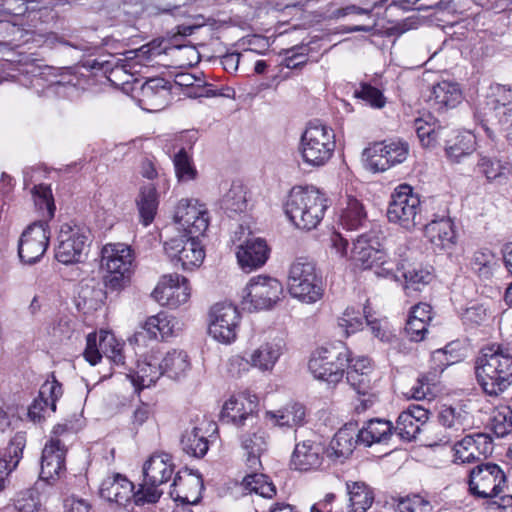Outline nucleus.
I'll use <instances>...</instances> for the list:
<instances>
[{
    "label": "nucleus",
    "mask_w": 512,
    "mask_h": 512,
    "mask_svg": "<svg viewBox=\"0 0 512 512\" xmlns=\"http://www.w3.org/2000/svg\"><path fill=\"white\" fill-rule=\"evenodd\" d=\"M346 204L341 213V223L348 230H356L366 221V212L362 203L350 194L346 195Z\"/></svg>",
    "instance_id": "nucleus-48"
},
{
    "label": "nucleus",
    "mask_w": 512,
    "mask_h": 512,
    "mask_svg": "<svg viewBox=\"0 0 512 512\" xmlns=\"http://www.w3.org/2000/svg\"><path fill=\"white\" fill-rule=\"evenodd\" d=\"M324 447L321 443L304 440L295 445L291 456V466L298 471L317 470L323 461Z\"/></svg>",
    "instance_id": "nucleus-27"
},
{
    "label": "nucleus",
    "mask_w": 512,
    "mask_h": 512,
    "mask_svg": "<svg viewBox=\"0 0 512 512\" xmlns=\"http://www.w3.org/2000/svg\"><path fill=\"white\" fill-rule=\"evenodd\" d=\"M188 280L178 274L165 275L152 292V297L162 306L175 309L190 298Z\"/></svg>",
    "instance_id": "nucleus-18"
},
{
    "label": "nucleus",
    "mask_w": 512,
    "mask_h": 512,
    "mask_svg": "<svg viewBox=\"0 0 512 512\" xmlns=\"http://www.w3.org/2000/svg\"><path fill=\"white\" fill-rule=\"evenodd\" d=\"M174 473V464L166 453L153 454L144 464L143 483L136 491L135 504H155L163 494L159 486L168 482Z\"/></svg>",
    "instance_id": "nucleus-2"
},
{
    "label": "nucleus",
    "mask_w": 512,
    "mask_h": 512,
    "mask_svg": "<svg viewBox=\"0 0 512 512\" xmlns=\"http://www.w3.org/2000/svg\"><path fill=\"white\" fill-rule=\"evenodd\" d=\"M90 232L85 227L65 223L61 225L55 257L63 264L82 261L88 247Z\"/></svg>",
    "instance_id": "nucleus-12"
},
{
    "label": "nucleus",
    "mask_w": 512,
    "mask_h": 512,
    "mask_svg": "<svg viewBox=\"0 0 512 512\" xmlns=\"http://www.w3.org/2000/svg\"><path fill=\"white\" fill-rule=\"evenodd\" d=\"M18 512H36L41 507L40 494L35 489H27L17 494L14 500Z\"/></svg>",
    "instance_id": "nucleus-61"
},
{
    "label": "nucleus",
    "mask_w": 512,
    "mask_h": 512,
    "mask_svg": "<svg viewBox=\"0 0 512 512\" xmlns=\"http://www.w3.org/2000/svg\"><path fill=\"white\" fill-rule=\"evenodd\" d=\"M477 172L485 176L488 182L500 184L507 179L510 169L507 162H502L488 156H481L477 162Z\"/></svg>",
    "instance_id": "nucleus-45"
},
{
    "label": "nucleus",
    "mask_w": 512,
    "mask_h": 512,
    "mask_svg": "<svg viewBox=\"0 0 512 512\" xmlns=\"http://www.w3.org/2000/svg\"><path fill=\"white\" fill-rule=\"evenodd\" d=\"M323 202L324 199L322 197L312 196L311 202L306 206L307 209L302 211L296 227L303 230L315 228L321 221L326 209V205Z\"/></svg>",
    "instance_id": "nucleus-51"
},
{
    "label": "nucleus",
    "mask_w": 512,
    "mask_h": 512,
    "mask_svg": "<svg viewBox=\"0 0 512 512\" xmlns=\"http://www.w3.org/2000/svg\"><path fill=\"white\" fill-rule=\"evenodd\" d=\"M209 334L222 343H231L237 335L240 315L231 303H217L210 312Z\"/></svg>",
    "instance_id": "nucleus-16"
},
{
    "label": "nucleus",
    "mask_w": 512,
    "mask_h": 512,
    "mask_svg": "<svg viewBox=\"0 0 512 512\" xmlns=\"http://www.w3.org/2000/svg\"><path fill=\"white\" fill-rule=\"evenodd\" d=\"M288 291L292 297L305 303H315L321 299L322 281L312 260L300 257L290 265Z\"/></svg>",
    "instance_id": "nucleus-4"
},
{
    "label": "nucleus",
    "mask_w": 512,
    "mask_h": 512,
    "mask_svg": "<svg viewBox=\"0 0 512 512\" xmlns=\"http://www.w3.org/2000/svg\"><path fill=\"white\" fill-rule=\"evenodd\" d=\"M25 446V432H17L9 441L3 455L0 456V492L5 489L8 476L17 468L22 459Z\"/></svg>",
    "instance_id": "nucleus-31"
},
{
    "label": "nucleus",
    "mask_w": 512,
    "mask_h": 512,
    "mask_svg": "<svg viewBox=\"0 0 512 512\" xmlns=\"http://www.w3.org/2000/svg\"><path fill=\"white\" fill-rule=\"evenodd\" d=\"M133 254L123 243L106 244L101 251V265L105 269L132 272Z\"/></svg>",
    "instance_id": "nucleus-35"
},
{
    "label": "nucleus",
    "mask_w": 512,
    "mask_h": 512,
    "mask_svg": "<svg viewBox=\"0 0 512 512\" xmlns=\"http://www.w3.org/2000/svg\"><path fill=\"white\" fill-rule=\"evenodd\" d=\"M470 267L473 273L480 279L489 280L498 267V260L489 249H480L474 252L470 261Z\"/></svg>",
    "instance_id": "nucleus-46"
},
{
    "label": "nucleus",
    "mask_w": 512,
    "mask_h": 512,
    "mask_svg": "<svg viewBox=\"0 0 512 512\" xmlns=\"http://www.w3.org/2000/svg\"><path fill=\"white\" fill-rule=\"evenodd\" d=\"M474 369L483 391L498 396L512 384V348L501 344L483 347Z\"/></svg>",
    "instance_id": "nucleus-1"
},
{
    "label": "nucleus",
    "mask_w": 512,
    "mask_h": 512,
    "mask_svg": "<svg viewBox=\"0 0 512 512\" xmlns=\"http://www.w3.org/2000/svg\"><path fill=\"white\" fill-rule=\"evenodd\" d=\"M267 417L274 420L275 424L280 427H293L303 422L305 408L301 404L294 403L276 412H267Z\"/></svg>",
    "instance_id": "nucleus-50"
},
{
    "label": "nucleus",
    "mask_w": 512,
    "mask_h": 512,
    "mask_svg": "<svg viewBox=\"0 0 512 512\" xmlns=\"http://www.w3.org/2000/svg\"><path fill=\"white\" fill-rule=\"evenodd\" d=\"M347 491L352 512H366L373 504V491L364 482L347 483Z\"/></svg>",
    "instance_id": "nucleus-47"
},
{
    "label": "nucleus",
    "mask_w": 512,
    "mask_h": 512,
    "mask_svg": "<svg viewBox=\"0 0 512 512\" xmlns=\"http://www.w3.org/2000/svg\"><path fill=\"white\" fill-rule=\"evenodd\" d=\"M409 155V144L402 140L373 143L363 152L366 168L374 173L384 172L403 163Z\"/></svg>",
    "instance_id": "nucleus-9"
},
{
    "label": "nucleus",
    "mask_w": 512,
    "mask_h": 512,
    "mask_svg": "<svg viewBox=\"0 0 512 512\" xmlns=\"http://www.w3.org/2000/svg\"><path fill=\"white\" fill-rule=\"evenodd\" d=\"M424 234L435 250H449L456 243V232L449 218L432 220L425 225Z\"/></svg>",
    "instance_id": "nucleus-34"
},
{
    "label": "nucleus",
    "mask_w": 512,
    "mask_h": 512,
    "mask_svg": "<svg viewBox=\"0 0 512 512\" xmlns=\"http://www.w3.org/2000/svg\"><path fill=\"white\" fill-rule=\"evenodd\" d=\"M242 304L245 309L263 310L273 307L283 292L282 284L269 276H255L246 286Z\"/></svg>",
    "instance_id": "nucleus-10"
},
{
    "label": "nucleus",
    "mask_w": 512,
    "mask_h": 512,
    "mask_svg": "<svg viewBox=\"0 0 512 512\" xmlns=\"http://www.w3.org/2000/svg\"><path fill=\"white\" fill-rule=\"evenodd\" d=\"M394 273L399 276L398 279L393 275L389 277L396 281L403 279L404 288L412 290H421L423 286L429 284L434 278L430 267L410 262L407 259H403L397 265L394 264Z\"/></svg>",
    "instance_id": "nucleus-29"
},
{
    "label": "nucleus",
    "mask_w": 512,
    "mask_h": 512,
    "mask_svg": "<svg viewBox=\"0 0 512 512\" xmlns=\"http://www.w3.org/2000/svg\"><path fill=\"white\" fill-rule=\"evenodd\" d=\"M60 173L57 170H48L43 167H33L24 171V189L29 192H52L53 183L57 182ZM56 191L61 187L56 185Z\"/></svg>",
    "instance_id": "nucleus-37"
},
{
    "label": "nucleus",
    "mask_w": 512,
    "mask_h": 512,
    "mask_svg": "<svg viewBox=\"0 0 512 512\" xmlns=\"http://www.w3.org/2000/svg\"><path fill=\"white\" fill-rule=\"evenodd\" d=\"M47 227V223L37 221L23 231L18 244V254L22 262L33 264L44 255L49 242Z\"/></svg>",
    "instance_id": "nucleus-17"
},
{
    "label": "nucleus",
    "mask_w": 512,
    "mask_h": 512,
    "mask_svg": "<svg viewBox=\"0 0 512 512\" xmlns=\"http://www.w3.org/2000/svg\"><path fill=\"white\" fill-rule=\"evenodd\" d=\"M139 102L147 111L163 109L170 95V84L164 78H151L140 85Z\"/></svg>",
    "instance_id": "nucleus-28"
},
{
    "label": "nucleus",
    "mask_w": 512,
    "mask_h": 512,
    "mask_svg": "<svg viewBox=\"0 0 512 512\" xmlns=\"http://www.w3.org/2000/svg\"><path fill=\"white\" fill-rule=\"evenodd\" d=\"M122 61L123 60L116 58L114 55H106L95 59H88L83 63V66L91 70L102 71L107 77V75H111V72L116 67L123 65Z\"/></svg>",
    "instance_id": "nucleus-64"
},
{
    "label": "nucleus",
    "mask_w": 512,
    "mask_h": 512,
    "mask_svg": "<svg viewBox=\"0 0 512 512\" xmlns=\"http://www.w3.org/2000/svg\"><path fill=\"white\" fill-rule=\"evenodd\" d=\"M284 349V341L280 338H274L261 343L257 348L252 350L247 355V361L250 363V367L262 373H270L282 356Z\"/></svg>",
    "instance_id": "nucleus-23"
},
{
    "label": "nucleus",
    "mask_w": 512,
    "mask_h": 512,
    "mask_svg": "<svg viewBox=\"0 0 512 512\" xmlns=\"http://www.w3.org/2000/svg\"><path fill=\"white\" fill-rule=\"evenodd\" d=\"M181 445L185 453L197 458L203 457L209 448L208 440L199 427L185 431L181 438Z\"/></svg>",
    "instance_id": "nucleus-49"
},
{
    "label": "nucleus",
    "mask_w": 512,
    "mask_h": 512,
    "mask_svg": "<svg viewBox=\"0 0 512 512\" xmlns=\"http://www.w3.org/2000/svg\"><path fill=\"white\" fill-rule=\"evenodd\" d=\"M258 398L249 392L231 396L223 405L221 420L232 423L239 430L253 428L259 423L257 415Z\"/></svg>",
    "instance_id": "nucleus-11"
},
{
    "label": "nucleus",
    "mask_w": 512,
    "mask_h": 512,
    "mask_svg": "<svg viewBox=\"0 0 512 512\" xmlns=\"http://www.w3.org/2000/svg\"><path fill=\"white\" fill-rule=\"evenodd\" d=\"M335 147L333 129L319 121L310 122L301 136L302 158L312 166L325 165L331 159Z\"/></svg>",
    "instance_id": "nucleus-3"
},
{
    "label": "nucleus",
    "mask_w": 512,
    "mask_h": 512,
    "mask_svg": "<svg viewBox=\"0 0 512 512\" xmlns=\"http://www.w3.org/2000/svg\"><path fill=\"white\" fill-rule=\"evenodd\" d=\"M487 95L485 115L497 119L499 123H506L512 116V90L501 84H493Z\"/></svg>",
    "instance_id": "nucleus-30"
},
{
    "label": "nucleus",
    "mask_w": 512,
    "mask_h": 512,
    "mask_svg": "<svg viewBox=\"0 0 512 512\" xmlns=\"http://www.w3.org/2000/svg\"><path fill=\"white\" fill-rule=\"evenodd\" d=\"M347 369V382L359 395L366 396L371 388L372 367L366 357L351 359L345 367Z\"/></svg>",
    "instance_id": "nucleus-36"
},
{
    "label": "nucleus",
    "mask_w": 512,
    "mask_h": 512,
    "mask_svg": "<svg viewBox=\"0 0 512 512\" xmlns=\"http://www.w3.org/2000/svg\"><path fill=\"white\" fill-rule=\"evenodd\" d=\"M455 461L472 463L487 457L493 451L492 439L484 433L467 435L454 445Z\"/></svg>",
    "instance_id": "nucleus-21"
},
{
    "label": "nucleus",
    "mask_w": 512,
    "mask_h": 512,
    "mask_svg": "<svg viewBox=\"0 0 512 512\" xmlns=\"http://www.w3.org/2000/svg\"><path fill=\"white\" fill-rule=\"evenodd\" d=\"M438 421L445 429V433H441L438 438L443 443H450L458 438L470 425L467 413L453 407H444L439 412Z\"/></svg>",
    "instance_id": "nucleus-33"
},
{
    "label": "nucleus",
    "mask_w": 512,
    "mask_h": 512,
    "mask_svg": "<svg viewBox=\"0 0 512 512\" xmlns=\"http://www.w3.org/2000/svg\"><path fill=\"white\" fill-rule=\"evenodd\" d=\"M162 353L151 350L137 363L136 370L128 376L133 385L138 389L148 388L154 385L163 376L161 365Z\"/></svg>",
    "instance_id": "nucleus-24"
},
{
    "label": "nucleus",
    "mask_w": 512,
    "mask_h": 512,
    "mask_svg": "<svg viewBox=\"0 0 512 512\" xmlns=\"http://www.w3.org/2000/svg\"><path fill=\"white\" fill-rule=\"evenodd\" d=\"M387 0H377L371 2L369 0H365L363 2V6H357L354 4L347 5L345 7L338 8L332 12V16L334 18H343L348 15H371V13L376 9L383 7L386 4Z\"/></svg>",
    "instance_id": "nucleus-60"
},
{
    "label": "nucleus",
    "mask_w": 512,
    "mask_h": 512,
    "mask_svg": "<svg viewBox=\"0 0 512 512\" xmlns=\"http://www.w3.org/2000/svg\"><path fill=\"white\" fill-rule=\"evenodd\" d=\"M469 491L477 498H495L504 492L507 479L502 468L492 462L481 463L469 473Z\"/></svg>",
    "instance_id": "nucleus-8"
},
{
    "label": "nucleus",
    "mask_w": 512,
    "mask_h": 512,
    "mask_svg": "<svg viewBox=\"0 0 512 512\" xmlns=\"http://www.w3.org/2000/svg\"><path fill=\"white\" fill-rule=\"evenodd\" d=\"M377 245L378 242L368 234L358 236L350 250V260L363 269L375 268L378 277L393 275L398 279L399 276L394 273V263L386 259L385 252L377 248Z\"/></svg>",
    "instance_id": "nucleus-7"
},
{
    "label": "nucleus",
    "mask_w": 512,
    "mask_h": 512,
    "mask_svg": "<svg viewBox=\"0 0 512 512\" xmlns=\"http://www.w3.org/2000/svg\"><path fill=\"white\" fill-rule=\"evenodd\" d=\"M173 489L169 492L175 501H180L174 512H201L197 503L201 499L203 480L199 475H188L183 479L176 474L172 483Z\"/></svg>",
    "instance_id": "nucleus-19"
},
{
    "label": "nucleus",
    "mask_w": 512,
    "mask_h": 512,
    "mask_svg": "<svg viewBox=\"0 0 512 512\" xmlns=\"http://www.w3.org/2000/svg\"><path fill=\"white\" fill-rule=\"evenodd\" d=\"M311 194H288L287 200L284 203V211L289 220L297 226V221L306 206L312 200Z\"/></svg>",
    "instance_id": "nucleus-55"
},
{
    "label": "nucleus",
    "mask_w": 512,
    "mask_h": 512,
    "mask_svg": "<svg viewBox=\"0 0 512 512\" xmlns=\"http://www.w3.org/2000/svg\"><path fill=\"white\" fill-rule=\"evenodd\" d=\"M363 319V316L359 312L348 308L338 319V327L342 329L343 335L347 337L362 328Z\"/></svg>",
    "instance_id": "nucleus-63"
},
{
    "label": "nucleus",
    "mask_w": 512,
    "mask_h": 512,
    "mask_svg": "<svg viewBox=\"0 0 512 512\" xmlns=\"http://www.w3.org/2000/svg\"><path fill=\"white\" fill-rule=\"evenodd\" d=\"M353 94L355 98L365 101L373 108L381 109L386 105V98L383 92L370 83L361 82Z\"/></svg>",
    "instance_id": "nucleus-56"
},
{
    "label": "nucleus",
    "mask_w": 512,
    "mask_h": 512,
    "mask_svg": "<svg viewBox=\"0 0 512 512\" xmlns=\"http://www.w3.org/2000/svg\"><path fill=\"white\" fill-rule=\"evenodd\" d=\"M160 361L163 374L174 380L186 376L191 366L189 357L183 350L168 351L165 355L162 354Z\"/></svg>",
    "instance_id": "nucleus-43"
},
{
    "label": "nucleus",
    "mask_w": 512,
    "mask_h": 512,
    "mask_svg": "<svg viewBox=\"0 0 512 512\" xmlns=\"http://www.w3.org/2000/svg\"><path fill=\"white\" fill-rule=\"evenodd\" d=\"M420 203L419 194H392L387 217L390 222L411 230L416 225Z\"/></svg>",
    "instance_id": "nucleus-20"
},
{
    "label": "nucleus",
    "mask_w": 512,
    "mask_h": 512,
    "mask_svg": "<svg viewBox=\"0 0 512 512\" xmlns=\"http://www.w3.org/2000/svg\"><path fill=\"white\" fill-rule=\"evenodd\" d=\"M164 250L174 265H180L183 270L199 267L205 257L199 237L193 235L186 234L170 239L165 242Z\"/></svg>",
    "instance_id": "nucleus-13"
},
{
    "label": "nucleus",
    "mask_w": 512,
    "mask_h": 512,
    "mask_svg": "<svg viewBox=\"0 0 512 512\" xmlns=\"http://www.w3.org/2000/svg\"><path fill=\"white\" fill-rule=\"evenodd\" d=\"M269 255V248L264 239L251 236L238 246L237 260L247 272L263 266Z\"/></svg>",
    "instance_id": "nucleus-25"
},
{
    "label": "nucleus",
    "mask_w": 512,
    "mask_h": 512,
    "mask_svg": "<svg viewBox=\"0 0 512 512\" xmlns=\"http://www.w3.org/2000/svg\"><path fill=\"white\" fill-rule=\"evenodd\" d=\"M63 395L62 384L55 378L52 373L40 387L38 397L44 399L50 404V411H56V403Z\"/></svg>",
    "instance_id": "nucleus-58"
},
{
    "label": "nucleus",
    "mask_w": 512,
    "mask_h": 512,
    "mask_svg": "<svg viewBox=\"0 0 512 512\" xmlns=\"http://www.w3.org/2000/svg\"><path fill=\"white\" fill-rule=\"evenodd\" d=\"M400 512H434V506L425 497L415 494L401 498L398 502Z\"/></svg>",
    "instance_id": "nucleus-62"
},
{
    "label": "nucleus",
    "mask_w": 512,
    "mask_h": 512,
    "mask_svg": "<svg viewBox=\"0 0 512 512\" xmlns=\"http://www.w3.org/2000/svg\"><path fill=\"white\" fill-rule=\"evenodd\" d=\"M500 15L488 10H479L465 14L453 23L454 35L458 40L487 41L494 40L502 34L498 26Z\"/></svg>",
    "instance_id": "nucleus-6"
},
{
    "label": "nucleus",
    "mask_w": 512,
    "mask_h": 512,
    "mask_svg": "<svg viewBox=\"0 0 512 512\" xmlns=\"http://www.w3.org/2000/svg\"><path fill=\"white\" fill-rule=\"evenodd\" d=\"M66 447L61 439H50L43 448L40 477L51 481L65 470Z\"/></svg>",
    "instance_id": "nucleus-22"
},
{
    "label": "nucleus",
    "mask_w": 512,
    "mask_h": 512,
    "mask_svg": "<svg viewBox=\"0 0 512 512\" xmlns=\"http://www.w3.org/2000/svg\"><path fill=\"white\" fill-rule=\"evenodd\" d=\"M241 484L245 491L258 494L264 498H272L276 494L275 486L268 481L264 474H249L243 478Z\"/></svg>",
    "instance_id": "nucleus-52"
},
{
    "label": "nucleus",
    "mask_w": 512,
    "mask_h": 512,
    "mask_svg": "<svg viewBox=\"0 0 512 512\" xmlns=\"http://www.w3.org/2000/svg\"><path fill=\"white\" fill-rule=\"evenodd\" d=\"M432 99L438 109L455 108L462 101V92L457 83L442 81L433 86Z\"/></svg>",
    "instance_id": "nucleus-42"
},
{
    "label": "nucleus",
    "mask_w": 512,
    "mask_h": 512,
    "mask_svg": "<svg viewBox=\"0 0 512 512\" xmlns=\"http://www.w3.org/2000/svg\"><path fill=\"white\" fill-rule=\"evenodd\" d=\"M106 299V291L94 279L84 281L78 290L77 307L86 311L97 310Z\"/></svg>",
    "instance_id": "nucleus-40"
},
{
    "label": "nucleus",
    "mask_w": 512,
    "mask_h": 512,
    "mask_svg": "<svg viewBox=\"0 0 512 512\" xmlns=\"http://www.w3.org/2000/svg\"><path fill=\"white\" fill-rule=\"evenodd\" d=\"M140 222L144 226L150 225L158 210L159 198L157 194H139L135 199Z\"/></svg>",
    "instance_id": "nucleus-53"
},
{
    "label": "nucleus",
    "mask_w": 512,
    "mask_h": 512,
    "mask_svg": "<svg viewBox=\"0 0 512 512\" xmlns=\"http://www.w3.org/2000/svg\"><path fill=\"white\" fill-rule=\"evenodd\" d=\"M421 427L410 414L403 411L398 416L394 430L402 439L411 441L420 433Z\"/></svg>",
    "instance_id": "nucleus-59"
},
{
    "label": "nucleus",
    "mask_w": 512,
    "mask_h": 512,
    "mask_svg": "<svg viewBox=\"0 0 512 512\" xmlns=\"http://www.w3.org/2000/svg\"><path fill=\"white\" fill-rule=\"evenodd\" d=\"M349 361V350L340 342L330 348H319L311 356L308 367L314 378L337 384L343 378Z\"/></svg>",
    "instance_id": "nucleus-5"
},
{
    "label": "nucleus",
    "mask_w": 512,
    "mask_h": 512,
    "mask_svg": "<svg viewBox=\"0 0 512 512\" xmlns=\"http://www.w3.org/2000/svg\"><path fill=\"white\" fill-rule=\"evenodd\" d=\"M122 349L123 344L115 338L114 334L102 331L99 340L96 333L88 334L83 355L91 365H96L101 360L102 355H105L115 365L124 366L125 357Z\"/></svg>",
    "instance_id": "nucleus-15"
},
{
    "label": "nucleus",
    "mask_w": 512,
    "mask_h": 512,
    "mask_svg": "<svg viewBox=\"0 0 512 512\" xmlns=\"http://www.w3.org/2000/svg\"><path fill=\"white\" fill-rule=\"evenodd\" d=\"M178 321L175 317L170 316L166 313H158L157 315L149 317L142 328V331L137 332L135 337L138 341L139 338H144V334H147L149 338L166 339L175 333Z\"/></svg>",
    "instance_id": "nucleus-38"
},
{
    "label": "nucleus",
    "mask_w": 512,
    "mask_h": 512,
    "mask_svg": "<svg viewBox=\"0 0 512 512\" xmlns=\"http://www.w3.org/2000/svg\"><path fill=\"white\" fill-rule=\"evenodd\" d=\"M357 443L359 441L355 440L354 432L349 428H342L332 438L326 450L327 457L343 461L352 454Z\"/></svg>",
    "instance_id": "nucleus-41"
},
{
    "label": "nucleus",
    "mask_w": 512,
    "mask_h": 512,
    "mask_svg": "<svg viewBox=\"0 0 512 512\" xmlns=\"http://www.w3.org/2000/svg\"><path fill=\"white\" fill-rule=\"evenodd\" d=\"M100 495L110 502L124 504L131 499L135 501L136 491H134V484L129 479L121 474H114L102 481Z\"/></svg>",
    "instance_id": "nucleus-32"
},
{
    "label": "nucleus",
    "mask_w": 512,
    "mask_h": 512,
    "mask_svg": "<svg viewBox=\"0 0 512 512\" xmlns=\"http://www.w3.org/2000/svg\"><path fill=\"white\" fill-rule=\"evenodd\" d=\"M174 221L193 237L203 236L209 226L206 206L194 198H183L175 207Z\"/></svg>",
    "instance_id": "nucleus-14"
},
{
    "label": "nucleus",
    "mask_w": 512,
    "mask_h": 512,
    "mask_svg": "<svg viewBox=\"0 0 512 512\" xmlns=\"http://www.w3.org/2000/svg\"><path fill=\"white\" fill-rule=\"evenodd\" d=\"M393 425L384 419H370L358 431L356 437L359 443L371 446L374 443L386 442L392 435Z\"/></svg>",
    "instance_id": "nucleus-39"
},
{
    "label": "nucleus",
    "mask_w": 512,
    "mask_h": 512,
    "mask_svg": "<svg viewBox=\"0 0 512 512\" xmlns=\"http://www.w3.org/2000/svg\"><path fill=\"white\" fill-rule=\"evenodd\" d=\"M490 427L497 437L508 435L512 431V410L509 407H502L494 411Z\"/></svg>",
    "instance_id": "nucleus-57"
},
{
    "label": "nucleus",
    "mask_w": 512,
    "mask_h": 512,
    "mask_svg": "<svg viewBox=\"0 0 512 512\" xmlns=\"http://www.w3.org/2000/svg\"><path fill=\"white\" fill-rule=\"evenodd\" d=\"M238 438L242 449L246 452L248 467L256 471L261 466L260 456L267 448L265 432L258 423L253 428L239 430Z\"/></svg>",
    "instance_id": "nucleus-26"
},
{
    "label": "nucleus",
    "mask_w": 512,
    "mask_h": 512,
    "mask_svg": "<svg viewBox=\"0 0 512 512\" xmlns=\"http://www.w3.org/2000/svg\"><path fill=\"white\" fill-rule=\"evenodd\" d=\"M173 164L179 181H190L196 178L197 170L193 165L192 156L183 149L174 153Z\"/></svg>",
    "instance_id": "nucleus-54"
},
{
    "label": "nucleus",
    "mask_w": 512,
    "mask_h": 512,
    "mask_svg": "<svg viewBox=\"0 0 512 512\" xmlns=\"http://www.w3.org/2000/svg\"><path fill=\"white\" fill-rule=\"evenodd\" d=\"M475 145L476 139L472 133H459L454 139L446 141L445 153L452 162H459L462 157L475 151Z\"/></svg>",
    "instance_id": "nucleus-44"
}]
</instances>
